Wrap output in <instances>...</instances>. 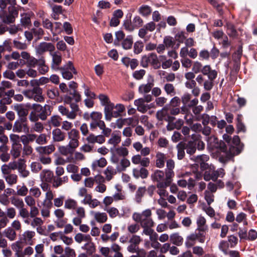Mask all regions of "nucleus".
Instances as JSON below:
<instances>
[{"mask_svg":"<svg viewBox=\"0 0 257 257\" xmlns=\"http://www.w3.org/2000/svg\"><path fill=\"white\" fill-rule=\"evenodd\" d=\"M164 89L167 95L174 96L176 94L175 88L173 84L171 83H166L164 85Z\"/></svg>","mask_w":257,"mask_h":257,"instance_id":"nucleus-48","label":"nucleus"},{"mask_svg":"<svg viewBox=\"0 0 257 257\" xmlns=\"http://www.w3.org/2000/svg\"><path fill=\"white\" fill-rule=\"evenodd\" d=\"M203 67L201 63L196 61L193 62L192 70L195 73H202Z\"/></svg>","mask_w":257,"mask_h":257,"instance_id":"nucleus-59","label":"nucleus"},{"mask_svg":"<svg viewBox=\"0 0 257 257\" xmlns=\"http://www.w3.org/2000/svg\"><path fill=\"white\" fill-rule=\"evenodd\" d=\"M196 236V234L193 233L186 237L185 245L187 248H190L195 244L196 240H197Z\"/></svg>","mask_w":257,"mask_h":257,"instance_id":"nucleus-41","label":"nucleus"},{"mask_svg":"<svg viewBox=\"0 0 257 257\" xmlns=\"http://www.w3.org/2000/svg\"><path fill=\"white\" fill-rule=\"evenodd\" d=\"M167 168L165 170V179L172 180V178L174 176L173 169L175 167L174 161L172 159L167 161Z\"/></svg>","mask_w":257,"mask_h":257,"instance_id":"nucleus-18","label":"nucleus"},{"mask_svg":"<svg viewBox=\"0 0 257 257\" xmlns=\"http://www.w3.org/2000/svg\"><path fill=\"white\" fill-rule=\"evenodd\" d=\"M186 38L185 33L183 31L178 32L175 36L176 41L179 43H183Z\"/></svg>","mask_w":257,"mask_h":257,"instance_id":"nucleus-60","label":"nucleus"},{"mask_svg":"<svg viewBox=\"0 0 257 257\" xmlns=\"http://www.w3.org/2000/svg\"><path fill=\"white\" fill-rule=\"evenodd\" d=\"M210 139L213 140V143H214V147L218 149L221 152H222L224 154V155H221L219 157V161L223 163H225L227 161H223L221 158L227 159V155L228 152H229V148H227V146L225 143L222 141H219L218 139L213 136L210 138Z\"/></svg>","mask_w":257,"mask_h":257,"instance_id":"nucleus-8","label":"nucleus"},{"mask_svg":"<svg viewBox=\"0 0 257 257\" xmlns=\"http://www.w3.org/2000/svg\"><path fill=\"white\" fill-rule=\"evenodd\" d=\"M86 140L88 144H92L95 143L102 144L105 141V138L103 136H95L92 133L89 134V135L86 138Z\"/></svg>","mask_w":257,"mask_h":257,"instance_id":"nucleus-20","label":"nucleus"},{"mask_svg":"<svg viewBox=\"0 0 257 257\" xmlns=\"http://www.w3.org/2000/svg\"><path fill=\"white\" fill-rule=\"evenodd\" d=\"M200 135H192V139L193 140L189 141L187 143H184V147L186 150L187 154L192 155L198 150H203L205 148V144L200 139Z\"/></svg>","mask_w":257,"mask_h":257,"instance_id":"nucleus-2","label":"nucleus"},{"mask_svg":"<svg viewBox=\"0 0 257 257\" xmlns=\"http://www.w3.org/2000/svg\"><path fill=\"white\" fill-rule=\"evenodd\" d=\"M120 137L118 135L112 134L111 138L108 141V143L109 144L112 145L113 147H115L120 143Z\"/></svg>","mask_w":257,"mask_h":257,"instance_id":"nucleus-62","label":"nucleus"},{"mask_svg":"<svg viewBox=\"0 0 257 257\" xmlns=\"http://www.w3.org/2000/svg\"><path fill=\"white\" fill-rule=\"evenodd\" d=\"M18 170L21 177L26 178L29 175V171L26 169V167L24 164H19Z\"/></svg>","mask_w":257,"mask_h":257,"instance_id":"nucleus-54","label":"nucleus"},{"mask_svg":"<svg viewBox=\"0 0 257 257\" xmlns=\"http://www.w3.org/2000/svg\"><path fill=\"white\" fill-rule=\"evenodd\" d=\"M154 80H152V82H148L147 84H143L141 85L139 87V92L140 93H147L149 92L153 87L154 86Z\"/></svg>","mask_w":257,"mask_h":257,"instance_id":"nucleus-36","label":"nucleus"},{"mask_svg":"<svg viewBox=\"0 0 257 257\" xmlns=\"http://www.w3.org/2000/svg\"><path fill=\"white\" fill-rule=\"evenodd\" d=\"M76 148V146L70 145V144L69 143L66 146L60 147L59 150L61 154L67 156L68 154H72Z\"/></svg>","mask_w":257,"mask_h":257,"instance_id":"nucleus-30","label":"nucleus"},{"mask_svg":"<svg viewBox=\"0 0 257 257\" xmlns=\"http://www.w3.org/2000/svg\"><path fill=\"white\" fill-rule=\"evenodd\" d=\"M3 178L5 179L7 184L10 186L17 184L18 182V177L17 175L15 174L11 173L6 176H4Z\"/></svg>","mask_w":257,"mask_h":257,"instance_id":"nucleus-37","label":"nucleus"},{"mask_svg":"<svg viewBox=\"0 0 257 257\" xmlns=\"http://www.w3.org/2000/svg\"><path fill=\"white\" fill-rule=\"evenodd\" d=\"M146 192V189L145 187H141L138 188L135 195V200L138 203H141L142 202V198L144 196Z\"/></svg>","mask_w":257,"mask_h":257,"instance_id":"nucleus-44","label":"nucleus"},{"mask_svg":"<svg viewBox=\"0 0 257 257\" xmlns=\"http://www.w3.org/2000/svg\"><path fill=\"white\" fill-rule=\"evenodd\" d=\"M55 48L51 43L42 42L40 43L36 48V53L40 55L43 54L47 51L52 52L54 51Z\"/></svg>","mask_w":257,"mask_h":257,"instance_id":"nucleus-12","label":"nucleus"},{"mask_svg":"<svg viewBox=\"0 0 257 257\" xmlns=\"http://www.w3.org/2000/svg\"><path fill=\"white\" fill-rule=\"evenodd\" d=\"M3 234L5 237L8 238L11 241L15 240L17 237L16 231L10 227L5 229L3 232Z\"/></svg>","mask_w":257,"mask_h":257,"instance_id":"nucleus-34","label":"nucleus"},{"mask_svg":"<svg viewBox=\"0 0 257 257\" xmlns=\"http://www.w3.org/2000/svg\"><path fill=\"white\" fill-rule=\"evenodd\" d=\"M11 203L19 209L24 207V203L22 199L13 197L11 198Z\"/></svg>","mask_w":257,"mask_h":257,"instance_id":"nucleus-55","label":"nucleus"},{"mask_svg":"<svg viewBox=\"0 0 257 257\" xmlns=\"http://www.w3.org/2000/svg\"><path fill=\"white\" fill-rule=\"evenodd\" d=\"M232 145L229 147V152L227 155V159L221 158L223 161H228L234 156L241 153L243 148V145L240 144V138L238 136H234L232 140Z\"/></svg>","mask_w":257,"mask_h":257,"instance_id":"nucleus-4","label":"nucleus"},{"mask_svg":"<svg viewBox=\"0 0 257 257\" xmlns=\"http://www.w3.org/2000/svg\"><path fill=\"white\" fill-rule=\"evenodd\" d=\"M133 40L132 36H128L124 39L121 45L124 49H130L133 45Z\"/></svg>","mask_w":257,"mask_h":257,"instance_id":"nucleus-46","label":"nucleus"},{"mask_svg":"<svg viewBox=\"0 0 257 257\" xmlns=\"http://www.w3.org/2000/svg\"><path fill=\"white\" fill-rule=\"evenodd\" d=\"M61 117L58 115H53L51 117L49 123L54 127H58L61 124Z\"/></svg>","mask_w":257,"mask_h":257,"instance_id":"nucleus-58","label":"nucleus"},{"mask_svg":"<svg viewBox=\"0 0 257 257\" xmlns=\"http://www.w3.org/2000/svg\"><path fill=\"white\" fill-rule=\"evenodd\" d=\"M10 141L12 142V146L20 145V137L19 135L16 134H11L10 135Z\"/></svg>","mask_w":257,"mask_h":257,"instance_id":"nucleus-63","label":"nucleus"},{"mask_svg":"<svg viewBox=\"0 0 257 257\" xmlns=\"http://www.w3.org/2000/svg\"><path fill=\"white\" fill-rule=\"evenodd\" d=\"M59 70L63 78L67 80H70L73 78L72 73L76 74L77 73L71 61H68L63 67H60Z\"/></svg>","mask_w":257,"mask_h":257,"instance_id":"nucleus-9","label":"nucleus"},{"mask_svg":"<svg viewBox=\"0 0 257 257\" xmlns=\"http://www.w3.org/2000/svg\"><path fill=\"white\" fill-rule=\"evenodd\" d=\"M202 73L208 77V79H215L217 76V72L211 69L210 65H206L203 66Z\"/></svg>","mask_w":257,"mask_h":257,"instance_id":"nucleus-21","label":"nucleus"},{"mask_svg":"<svg viewBox=\"0 0 257 257\" xmlns=\"http://www.w3.org/2000/svg\"><path fill=\"white\" fill-rule=\"evenodd\" d=\"M23 95L29 99H32L39 102L44 101V97L42 95V89L41 88H32L27 89L22 92Z\"/></svg>","mask_w":257,"mask_h":257,"instance_id":"nucleus-7","label":"nucleus"},{"mask_svg":"<svg viewBox=\"0 0 257 257\" xmlns=\"http://www.w3.org/2000/svg\"><path fill=\"white\" fill-rule=\"evenodd\" d=\"M163 43L167 48H173L175 44V41L174 38L170 36H167L164 37L163 40Z\"/></svg>","mask_w":257,"mask_h":257,"instance_id":"nucleus-50","label":"nucleus"},{"mask_svg":"<svg viewBox=\"0 0 257 257\" xmlns=\"http://www.w3.org/2000/svg\"><path fill=\"white\" fill-rule=\"evenodd\" d=\"M68 137L70 140L69 143L70 145L75 146L77 147L79 146V141L80 138L79 132L75 128L71 129L68 133Z\"/></svg>","mask_w":257,"mask_h":257,"instance_id":"nucleus-14","label":"nucleus"},{"mask_svg":"<svg viewBox=\"0 0 257 257\" xmlns=\"http://www.w3.org/2000/svg\"><path fill=\"white\" fill-rule=\"evenodd\" d=\"M191 95L189 93H184L181 97V101L184 105L190 108L195 106L198 103L197 98L191 100Z\"/></svg>","mask_w":257,"mask_h":257,"instance_id":"nucleus-16","label":"nucleus"},{"mask_svg":"<svg viewBox=\"0 0 257 257\" xmlns=\"http://www.w3.org/2000/svg\"><path fill=\"white\" fill-rule=\"evenodd\" d=\"M145 102H144L142 98L136 99L134 101L135 105L137 106V110L142 113H145L150 108L149 106L145 104Z\"/></svg>","mask_w":257,"mask_h":257,"instance_id":"nucleus-26","label":"nucleus"},{"mask_svg":"<svg viewBox=\"0 0 257 257\" xmlns=\"http://www.w3.org/2000/svg\"><path fill=\"white\" fill-rule=\"evenodd\" d=\"M195 162L196 165L200 166L201 170L204 171L209 168V165L206 163L209 159V156L207 155H201L192 158Z\"/></svg>","mask_w":257,"mask_h":257,"instance_id":"nucleus-11","label":"nucleus"},{"mask_svg":"<svg viewBox=\"0 0 257 257\" xmlns=\"http://www.w3.org/2000/svg\"><path fill=\"white\" fill-rule=\"evenodd\" d=\"M77 206V202L74 199H68L65 201L64 208L69 210H74Z\"/></svg>","mask_w":257,"mask_h":257,"instance_id":"nucleus-43","label":"nucleus"},{"mask_svg":"<svg viewBox=\"0 0 257 257\" xmlns=\"http://www.w3.org/2000/svg\"><path fill=\"white\" fill-rule=\"evenodd\" d=\"M91 122L90 123L91 130L94 131L97 127L101 128L103 126L104 122L101 120L102 113L99 112L93 111L90 115Z\"/></svg>","mask_w":257,"mask_h":257,"instance_id":"nucleus-10","label":"nucleus"},{"mask_svg":"<svg viewBox=\"0 0 257 257\" xmlns=\"http://www.w3.org/2000/svg\"><path fill=\"white\" fill-rule=\"evenodd\" d=\"M44 245L43 244H39L35 246V250L36 254L35 257H44V254H43L44 251Z\"/></svg>","mask_w":257,"mask_h":257,"instance_id":"nucleus-64","label":"nucleus"},{"mask_svg":"<svg viewBox=\"0 0 257 257\" xmlns=\"http://www.w3.org/2000/svg\"><path fill=\"white\" fill-rule=\"evenodd\" d=\"M170 239L171 242L176 245L181 246L183 244V238L178 232L171 234Z\"/></svg>","mask_w":257,"mask_h":257,"instance_id":"nucleus-33","label":"nucleus"},{"mask_svg":"<svg viewBox=\"0 0 257 257\" xmlns=\"http://www.w3.org/2000/svg\"><path fill=\"white\" fill-rule=\"evenodd\" d=\"M94 218L97 222L100 223H104L107 220V216L105 212H94Z\"/></svg>","mask_w":257,"mask_h":257,"instance_id":"nucleus-38","label":"nucleus"},{"mask_svg":"<svg viewBox=\"0 0 257 257\" xmlns=\"http://www.w3.org/2000/svg\"><path fill=\"white\" fill-rule=\"evenodd\" d=\"M52 140L54 142H60L65 140L66 134L61 129L56 128L52 132Z\"/></svg>","mask_w":257,"mask_h":257,"instance_id":"nucleus-19","label":"nucleus"},{"mask_svg":"<svg viewBox=\"0 0 257 257\" xmlns=\"http://www.w3.org/2000/svg\"><path fill=\"white\" fill-rule=\"evenodd\" d=\"M121 62L126 67L130 66L132 70L135 69L139 65V62L137 59H131L128 57L122 58Z\"/></svg>","mask_w":257,"mask_h":257,"instance_id":"nucleus-28","label":"nucleus"},{"mask_svg":"<svg viewBox=\"0 0 257 257\" xmlns=\"http://www.w3.org/2000/svg\"><path fill=\"white\" fill-rule=\"evenodd\" d=\"M36 143L39 145H45L48 143L47 135L45 134H41L37 135Z\"/></svg>","mask_w":257,"mask_h":257,"instance_id":"nucleus-52","label":"nucleus"},{"mask_svg":"<svg viewBox=\"0 0 257 257\" xmlns=\"http://www.w3.org/2000/svg\"><path fill=\"white\" fill-rule=\"evenodd\" d=\"M27 120H22L21 119L17 120L13 127V131L16 133H20L25 129H28L26 123Z\"/></svg>","mask_w":257,"mask_h":257,"instance_id":"nucleus-23","label":"nucleus"},{"mask_svg":"<svg viewBox=\"0 0 257 257\" xmlns=\"http://www.w3.org/2000/svg\"><path fill=\"white\" fill-rule=\"evenodd\" d=\"M14 109L17 112L19 119L22 120H27V116L28 114L29 110L23 104H19L14 105Z\"/></svg>","mask_w":257,"mask_h":257,"instance_id":"nucleus-13","label":"nucleus"},{"mask_svg":"<svg viewBox=\"0 0 257 257\" xmlns=\"http://www.w3.org/2000/svg\"><path fill=\"white\" fill-rule=\"evenodd\" d=\"M32 32L33 35L36 38V40H40L44 34V30L42 28H32Z\"/></svg>","mask_w":257,"mask_h":257,"instance_id":"nucleus-57","label":"nucleus"},{"mask_svg":"<svg viewBox=\"0 0 257 257\" xmlns=\"http://www.w3.org/2000/svg\"><path fill=\"white\" fill-rule=\"evenodd\" d=\"M139 13L144 17L149 16L152 13V9L147 5H143L139 9Z\"/></svg>","mask_w":257,"mask_h":257,"instance_id":"nucleus-47","label":"nucleus"},{"mask_svg":"<svg viewBox=\"0 0 257 257\" xmlns=\"http://www.w3.org/2000/svg\"><path fill=\"white\" fill-rule=\"evenodd\" d=\"M52 56V63L51 68L55 70H59V65L62 62L61 55L58 52H55L51 54Z\"/></svg>","mask_w":257,"mask_h":257,"instance_id":"nucleus-24","label":"nucleus"},{"mask_svg":"<svg viewBox=\"0 0 257 257\" xmlns=\"http://www.w3.org/2000/svg\"><path fill=\"white\" fill-rule=\"evenodd\" d=\"M151 209H147L142 213H134L132 217L136 222L140 223L141 227L154 226V222L151 218Z\"/></svg>","mask_w":257,"mask_h":257,"instance_id":"nucleus-3","label":"nucleus"},{"mask_svg":"<svg viewBox=\"0 0 257 257\" xmlns=\"http://www.w3.org/2000/svg\"><path fill=\"white\" fill-rule=\"evenodd\" d=\"M31 108L37 112L40 119L42 120L47 119L48 116L51 115L52 109V107L51 105L46 104L43 106L40 104L34 103Z\"/></svg>","mask_w":257,"mask_h":257,"instance_id":"nucleus-6","label":"nucleus"},{"mask_svg":"<svg viewBox=\"0 0 257 257\" xmlns=\"http://www.w3.org/2000/svg\"><path fill=\"white\" fill-rule=\"evenodd\" d=\"M22 150V145L12 146L10 154L13 156L14 159H16L20 156Z\"/></svg>","mask_w":257,"mask_h":257,"instance_id":"nucleus-40","label":"nucleus"},{"mask_svg":"<svg viewBox=\"0 0 257 257\" xmlns=\"http://www.w3.org/2000/svg\"><path fill=\"white\" fill-rule=\"evenodd\" d=\"M35 150L39 156H45L49 155L54 152L55 150V147L54 145L51 144L48 146L37 147Z\"/></svg>","mask_w":257,"mask_h":257,"instance_id":"nucleus-15","label":"nucleus"},{"mask_svg":"<svg viewBox=\"0 0 257 257\" xmlns=\"http://www.w3.org/2000/svg\"><path fill=\"white\" fill-rule=\"evenodd\" d=\"M168 108L167 106L164 107L161 110H159L156 113V118L160 121L165 120L167 115Z\"/></svg>","mask_w":257,"mask_h":257,"instance_id":"nucleus-49","label":"nucleus"},{"mask_svg":"<svg viewBox=\"0 0 257 257\" xmlns=\"http://www.w3.org/2000/svg\"><path fill=\"white\" fill-rule=\"evenodd\" d=\"M236 126L237 128V133L242 132L245 133L246 129L244 123L243 122V116L241 114H237V117L236 118Z\"/></svg>","mask_w":257,"mask_h":257,"instance_id":"nucleus-32","label":"nucleus"},{"mask_svg":"<svg viewBox=\"0 0 257 257\" xmlns=\"http://www.w3.org/2000/svg\"><path fill=\"white\" fill-rule=\"evenodd\" d=\"M17 16L18 13L17 12L10 13L3 17L2 21L4 23L7 24L13 23L15 21L16 17H17Z\"/></svg>","mask_w":257,"mask_h":257,"instance_id":"nucleus-39","label":"nucleus"},{"mask_svg":"<svg viewBox=\"0 0 257 257\" xmlns=\"http://www.w3.org/2000/svg\"><path fill=\"white\" fill-rule=\"evenodd\" d=\"M24 64L25 62H23L22 60H20L19 62L18 61H12L8 63L7 67L9 70H15L19 67L20 64L24 65Z\"/></svg>","mask_w":257,"mask_h":257,"instance_id":"nucleus-56","label":"nucleus"},{"mask_svg":"<svg viewBox=\"0 0 257 257\" xmlns=\"http://www.w3.org/2000/svg\"><path fill=\"white\" fill-rule=\"evenodd\" d=\"M156 166L159 168H163L166 160V155L161 152H158L156 155Z\"/></svg>","mask_w":257,"mask_h":257,"instance_id":"nucleus-29","label":"nucleus"},{"mask_svg":"<svg viewBox=\"0 0 257 257\" xmlns=\"http://www.w3.org/2000/svg\"><path fill=\"white\" fill-rule=\"evenodd\" d=\"M165 173L160 170H155L151 175V178L153 181H156L157 183H163L165 179Z\"/></svg>","mask_w":257,"mask_h":257,"instance_id":"nucleus-25","label":"nucleus"},{"mask_svg":"<svg viewBox=\"0 0 257 257\" xmlns=\"http://www.w3.org/2000/svg\"><path fill=\"white\" fill-rule=\"evenodd\" d=\"M149 64L155 69H158L161 67V63L156 53H151L142 56L140 62L141 66L144 68H147Z\"/></svg>","mask_w":257,"mask_h":257,"instance_id":"nucleus-5","label":"nucleus"},{"mask_svg":"<svg viewBox=\"0 0 257 257\" xmlns=\"http://www.w3.org/2000/svg\"><path fill=\"white\" fill-rule=\"evenodd\" d=\"M172 180L165 179L163 183H159L157 184V187L158 189V193L160 196H166V190L165 188L170 186Z\"/></svg>","mask_w":257,"mask_h":257,"instance_id":"nucleus-22","label":"nucleus"},{"mask_svg":"<svg viewBox=\"0 0 257 257\" xmlns=\"http://www.w3.org/2000/svg\"><path fill=\"white\" fill-rule=\"evenodd\" d=\"M42 180L46 182H50L53 178V173L49 170H44L40 174Z\"/></svg>","mask_w":257,"mask_h":257,"instance_id":"nucleus-35","label":"nucleus"},{"mask_svg":"<svg viewBox=\"0 0 257 257\" xmlns=\"http://www.w3.org/2000/svg\"><path fill=\"white\" fill-rule=\"evenodd\" d=\"M106 175V179L107 181H110L113 175L116 174V171L112 166H108L104 172Z\"/></svg>","mask_w":257,"mask_h":257,"instance_id":"nucleus-53","label":"nucleus"},{"mask_svg":"<svg viewBox=\"0 0 257 257\" xmlns=\"http://www.w3.org/2000/svg\"><path fill=\"white\" fill-rule=\"evenodd\" d=\"M81 100V96L77 90L69 91L68 94L64 97V102L69 105L71 110L70 111L68 108L61 105L58 106V111L62 115L66 116L67 118L74 119L78 113H81L77 104Z\"/></svg>","mask_w":257,"mask_h":257,"instance_id":"nucleus-1","label":"nucleus"},{"mask_svg":"<svg viewBox=\"0 0 257 257\" xmlns=\"http://www.w3.org/2000/svg\"><path fill=\"white\" fill-rule=\"evenodd\" d=\"M21 23L23 26L27 27L31 25V15L30 14L24 13L21 15Z\"/></svg>","mask_w":257,"mask_h":257,"instance_id":"nucleus-45","label":"nucleus"},{"mask_svg":"<svg viewBox=\"0 0 257 257\" xmlns=\"http://www.w3.org/2000/svg\"><path fill=\"white\" fill-rule=\"evenodd\" d=\"M177 149V157L179 160H182L185 156V153L184 142H180L176 146Z\"/></svg>","mask_w":257,"mask_h":257,"instance_id":"nucleus-42","label":"nucleus"},{"mask_svg":"<svg viewBox=\"0 0 257 257\" xmlns=\"http://www.w3.org/2000/svg\"><path fill=\"white\" fill-rule=\"evenodd\" d=\"M82 248L86 250L88 254L91 255L95 251V247L93 242H90L85 243Z\"/></svg>","mask_w":257,"mask_h":257,"instance_id":"nucleus-51","label":"nucleus"},{"mask_svg":"<svg viewBox=\"0 0 257 257\" xmlns=\"http://www.w3.org/2000/svg\"><path fill=\"white\" fill-rule=\"evenodd\" d=\"M75 209L77 216L73 219L72 222L75 225L78 226L81 223L82 219L85 217V211L82 207H76Z\"/></svg>","mask_w":257,"mask_h":257,"instance_id":"nucleus-17","label":"nucleus"},{"mask_svg":"<svg viewBox=\"0 0 257 257\" xmlns=\"http://www.w3.org/2000/svg\"><path fill=\"white\" fill-rule=\"evenodd\" d=\"M225 27L227 29L226 33L229 37L233 39H235L237 37L238 33L233 24L228 22L226 23Z\"/></svg>","mask_w":257,"mask_h":257,"instance_id":"nucleus-31","label":"nucleus"},{"mask_svg":"<svg viewBox=\"0 0 257 257\" xmlns=\"http://www.w3.org/2000/svg\"><path fill=\"white\" fill-rule=\"evenodd\" d=\"M43 27L47 29H50L54 36H55V33H53V23L48 19L43 20L42 22Z\"/></svg>","mask_w":257,"mask_h":257,"instance_id":"nucleus-61","label":"nucleus"},{"mask_svg":"<svg viewBox=\"0 0 257 257\" xmlns=\"http://www.w3.org/2000/svg\"><path fill=\"white\" fill-rule=\"evenodd\" d=\"M105 118L107 120H110L111 118L113 117L112 110L114 108V104L111 102L104 105Z\"/></svg>","mask_w":257,"mask_h":257,"instance_id":"nucleus-27","label":"nucleus"}]
</instances>
